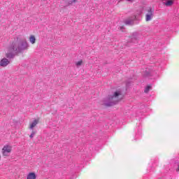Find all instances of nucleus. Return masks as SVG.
I'll list each match as a JSON object with an SVG mask.
<instances>
[{
  "label": "nucleus",
  "mask_w": 179,
  "mask_h": 179,
  "mask_svg": "<svg viewBox=\"0 0 179 179\" xmlns=\"http://www.w3.org/2000/svg\"><path fill=\"white\" fill-rule=\"evenodd\" d=\"M135 20H138V17L136 15H133L125 20L124 23L128 26H134V24H135Z\"/></svg>",
  "instance_id": "4"
},
{
  "label": "nucleus",
  "mask_w": 179,
  "mask_h": 179,
  "mask_svg": "<svg viewBox=\"0 0 179 179\" xmlns=\"http://www.w3.org/2000/svg\"><path fill=\"white\" fill-rule=\"evenodd\" d=\"M37 176L34 172H31L27 175V179H36Z\"/></svg>",
  "instance_id": "9"
},
{
  "label": "nucleus",
  "mask_w": 179,
  "mask_h": 179,
  "mask_svg": "<svg viewBox=\"0 0 179 179\" xmlns=\"http://www.w3.org/2000/svg\"><path fill=\"white\" fill-rule=\"evenodd\" d=\"M36 134H37V130H33L31 135L29 136V138H31V139H33V138H34V135H36Z\"/></svg>",
  "instance_id": "13"
},
{
  "label": "nucleus",
  "mask_w": 179,
  "mask_h": 179,
  "mask_svg": "<svg viewBox=\"0 0 179 179\" xmlns=\"http://www.w3.org/2000/svg\"><path fill=\"white\" fill-rule=\"evenodd\" d=\"M10 152H12V147L10 145H5L2 149L3 156H9Z\"/></svg>",
  "instance_id": "5"
},
{
  "label": "nucleus",
  "mask_w": 179,
  "mask_h": 179,
  "mask_svg": "<svg viewBox=\"0 0 179 179\" xmlns=\"http://www.w3.org/2000/svg\"><path fill=\"white\" fill-rule=\"evenodd\" d=\"M142 13V12H140L139 13H138V15H141Z\"/></svg>",
  "instance_id": "17"
},
{
  "label": "nucleus",
  "mask_w": 179,
  "mask_h": 179,
  "mask_svg": "<svg viewBox=\"0 0 179 179\" xmlns=\"http://www.w3.org/2000/svg\"><path fill=\"white\" fill-rule=\"evenodd\" d=\"M10 64V62L6 59L3 58L0 61V66H3V68H5V66H8Z\"/></svg>",
  "instance_id": "8"
},
{
  "label": "nucleus",
  "mask_w": 179,
  "mask_h": 179,
  "mask_svg": "<svg viewBox=\"0 0 179 179\" xmlns=\"http://www.w3.org/2000/svg\"><path fill=\"white\" fill-rule=\"evenodd\" d=\"M82 60H80V61H78L77 63H76V66H80V65H82Z\"/></svg>",
  "instance_id": "16"
},
{
  "label": "nucleus",
  "mask_w": 179,
  "mask_h": 179,
  "mask_svg": "<svg viewBox=\"0 0 179 179\" xmlns=\"http://www.w3.org/2000/svg\"><path fill=\"white\" fill-rule=\"evenodd\" d=\"M13 52H16L15 50H10V46L8 48V52L6 54V58H8V59H12L15 58V55Z\"/></svg>",
  "instance_id": "7"
},
{
  "label": "nucleus",
  "mask_w": 179,
  "mask_h": 179,
  "mask_svg": "<svg viewBox=\"0 0 179 179\" xmlns=\"http://www.w3.org/2000/svg\"><path fill=\"white\" fill-rule=\"evenodd\" d=\"M76 3V0H70L69 2H68V5H73V3Z\"/></svg>",
  "instance_id": "15"
},
{
  "label": "nucleus",
  "mask_w": 179,
  "mask_h": 179,
  "mask_svg": "<svg viewBox=\"0 0 179 179\" xmlns=\"http://www.w3.org/2000/svg\"><path fill=\"white\" fill-rule=\"evenodd\" d=\"M38 124V120H34L32 123L30 125L29 129H33L34 127H36Z\"/></svg>",
  "instance_id": "11"
},
{
  "label": "nucleus",
  "mask_w": 179,
  "mask_h": 179,
  "mask_svg": "<svg viewBox=\"0 0 179 179\" xmlns=\"http://www.w3.org/2000/svg\"><path fill=\"white\" fill-rule=\"evenodd\" d=\"M150 89H152V87L150 85H148L144 90L145 93H149V90H150Z\"/></svg>",
  "instance_id": "14"
},
{
  "label": "nucleus",
  "mask_w": 179,
  "mask_h": 179,
  "mask_svg": "<svg viewBox=\"0 0 179 179\" xmlns=\"http://www.w3.org/2000/svg\"><path fill=\"white\" fill-rule=\"evenodd\" d=\"M143 76H145V78H150V76H152V72L146 69L144 72Z\"/></svg>",
  "instance_id": "10"
},
{
  "label": "nucleus",
  "mask_w": 179,
  "mask_h": 179,
  "mask_svg": "<svg viewBox=\"0 0 179 179\" xmlns=\"http://www.w3.org/2000/svg\"><path fill=\"white\" fill-rule=\"evenodd\" d=\"M29 41L32 44H36V36L31 35L30 37H29Z\"/></svg>",
  "instance_id": "12"
},
{
  "label": "nucleus",
  "mask_w": 179,
  "mask_h": 179,
  "mask_svg": "<svg viewBox=\"0 0 179 179\" xmlns=\"http://www.w3.org/2000/svg\"><path fill=\"white\" fill-rule=\"evenodd\" d=\"M138 38H139V34H138V32H134L131 36V40L129 43H136Z\"/></svg>",
  "instance_id": "6"
},
{
  "label": "nucleus",
  "mask_w": 179,
  "mask_h": 179,
  "mask_svg": "<svg viewBox=\"0 0 179 179\" xmlns=\"http://www.w3.org/2000/svg\"><path fill=\"white\" fill-rule=\"evenodd\" d=\"M29 48V43L26 41H22L19 42L17 40L13 42L10 45V51H15V52H23V51Z\"/></svg>",
  "instance_id": "1"
},
{
  "label": "nucleus",
  "mask_w": 179,
  "mask_h": 179,
  "mask_svg": "<svg viewBox=\"0 0 179 179\" xmlns=\"http://www.w3.org/2000/svg\"><path fill=\"white\" fill-rule=\"evenodd\" d=\"M178 171H179V166H178Z\"/></svg>",
  "instance_id": "18"
},
{
  "label": "nucleus",
  "mask_w": 179,
  "mask_h": 179,
  "mask_svg": "<svg viewBox=\"0 0 179 179\" xmlns=\"http://www.w3.org/2000/svg\"><path fill=\"white\" fill-rule=\"evenodd\" d=\"M153 16H155V10L152 7H149L145 14V22H150L153 19Z\"/></svg>",
  "instance_id": "3"
},
{
  "label": "nucleus",
  "mask_w": 179,
  "mask_h": 179,
  "mask_svg": "<svg viewBox=\"0 0 179 179\" xmlns=\"http://www.w3.org/2000/svg\"><path fill=\"white\" fill-rule=\"evenodd\" d=\"M120 96H121V91H117L113 95H108L105 99L104 106L106 107H111L118 104V101L120 100Z\"/></svg>",
  "instance_id": "2"
}]
</instances>
